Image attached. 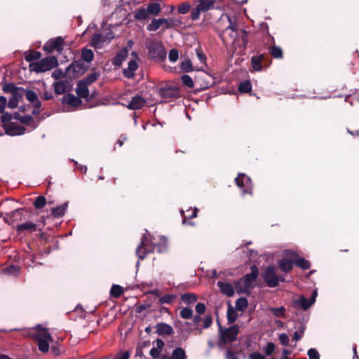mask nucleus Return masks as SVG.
<instances>
[{"mask_svg": "<svg viewBox=\"0 0 359 359\" xmlns=\"http://www.w3.org/2000/svg\"><path fill=\"white\" fill-rule=\"evenodd\" d=\"M4 128L5 129L6 133L9 135H22L25 131V128L23 126L14 123L6 125Z\"/></svg>", "mask_w": 359, "mask_h": 359, "instance_id": "obj_21", "label": "nucleus"}, {"mask_svg": "<svg viewBox=\"0 0 359 359\" xmlns=\"http://www.w3.org/2000/svg\"><path fill=\"white\" fill-rule=\"evenodd\" d=\"M175 299V295L165 294L160 298L159 303L161 304H171L174 301Z\"/></svg>", "mask_w": 359, "mask_h": 359, "instance_id": "obj_53", "label": "nucleus"}, {"mask_svg": "<svg viewBox=\"0 0 359 359\" xmlns=\"http://www.w3.org/2000/svg\"><path fill=\"white\" fill-rule=\"evenodd\" d=\"M271 64V60L269 56L266 54H260L259 55L252 56L251 58V66L254 71L259 72L262 69L267 68Z\"/></svg>", "mask_w": 359, "mask_h": 359, "instance_id": "obj_11", "label": "nucleus"}, {"mask_svg": "<svg viewBox=\"0 0 359 359\" xmlns=\"http://www.w3.org/2000/svg\"><path fill=\"white\" fill-rule=\"evenodd\" d=\"M146 100L140 95H135L132 97L131 100L126 106L131 110H137L142 108L146 104Z\"/></svg>", "mask_w": 359, "mask_h": 359, "instance_id": "obj_19", "label": "nucleus"}, {"mask_svg": "<svg viewBox=\"0 0 359 359\" xmlns=\"http://www.w3.org/2000/svg\"><path fill=\"white\" fill-rule=\"evenodd\" d=\"M128 56V50L124 48L118 52L116 57L112 60V64L115 66H120Z\"/></svg>", "mask_w": 359, "mask_h": 359, "instance_id": "obj_31", "label": "nucleus"}, {"mask_svg": "<svg viewBox=\"0 0 359 359\" xmlns=\"http://www.w3.org/2000/svg\"><path fill=\"white\" fill-rule=\"evenodd\" d=\"M181 69L184 72H190L192 71V65L191 62L189 60H186L181 63Z\"/></svg>", "mask_w": 359, "mask_h": 359, "instance_id": "obj_58", "label": "nucleus"}, {"mask_svg": "<svg viewBox=\"0 0 359 359\" xmlns=\"http://www.w3.org/2000/svg\"><path fill=\"white\" fill-rule=\"evenodd\" d=\"M215 0H199L198 6L205 12L213 6Z\"/></svg>", "mask_w": 359, "mask_h": 359, "instance_id": "obj_45", "label": "nucleus"}, {"mask_svg": "<svg viewBox=\"0 0 359 359\" xmlns=\"http://www.w3.org/2000/svg\"><path fill=\"white\" fill-rule=\"evenodd\" d=\"M58 65L57 60L54 56L46 57L38 62L30 63L29 68L30 71L37 73L44 72L50 70Z\"/></svg>", "mask_w": 359, "mask_h": 359, "instance_id": "obj_4", "label": "nucleus"}, {"mask_svg": "<svg viewBox=\"0 0 359 359\" xmlns=\"http://www.w3.org/2000/svg\"><path fill=\"white\" fill-rule=\"evenodd\" d=\"M178 56H179V54H178L177 50L172 49L169 53L168 57L171 62H176L178 59Z\"/></svg>", "mask_w": 359, "mask_h": 359, "instance_id": "obj_61", "label": "nucleus"}, {"mask_svg": "<svg viewBox=\"0 0 359 359\" xmlns=\"http://www.w3.org/2000/svg\"><path fill=\"white\" fill-rule=\"evenodd\" d=\"M46 204V198L43 196H39L36 198L34 205L36 209H41L43 208Z\"/></svg>", "mask_w": 359, "mask_h": 359, "instance_id": "obj_48", "label": "nucleus"}, {"mask_svg": "<svg viewBox=\"0 0 359 359\" xmlns=\"http://www.w3.org/2000/svg\"><path fill=\"white\" fill-rule=\"evenodd\" d=\"M156 330V333L159 336H171L174 334V330L172 326L165 323H157Z\"/></svg>", "mask_w": 359, "mask_h": 359, "instance_id": "obj_20", "label": "nucleus"}, {"mask_svg": "<svg viewBox=\"0 0 359 359\" xmlns=\"http://www.w3.org/2000/svg\"><path fill=\"white\" fill-rule=\"evenodd\" d=\"M123 287L118 285H113L110 290V295L114 298L119 297L123 294Z\"/></svg>", "mask_w": 359, "mask_h": 359, "instance_id": "obj_42", "label": "nucleus"}, {"mask_svg": "<svg viewBox=\"0 0 359 359\" xmlns=\"http://www.w3.org/2000/svg\"><path fill=\"white\" fill-rule=\"evenodd\" d=\"M24 95H25L27 100H29L31 103L34 101H36L38 98L37 95L33 90H28L26 91L25 90Z\"/></svg>", "mask_w": 359, "mask_h": 359, "instance_id": "obj_56", "label": "nucleus"}, {"mask_svg": "<svg viewBox=\"0 0 359 359\" xmlns=\"http://www.w3.org/2000/svg\"><path fill=\"white\" fill-rule=\"evenodd\" d=\"M266 285L269 287H276L279 285V282L285 281L283 276H278L276 273L273 265L268 266L262 275Z\"/></svg>", "mask_w": 359, "mask_h": 359, "instance_id": "obj_6", "label": "nucleus"}, {"mask_svg": "<svg viewBox=\"0 0 359 359\" xmlns=\"http://www.w3.org/2000/svg\"><path fill=\"white\" fill-rule=\"evenodd\" d=\"M64 102L71 106H79L81 104V101L79 97L73 94H67L63 98Z\"/></svg>", "mask_w": 359, "mask_h": 359, "instance_id": "obj_33", "label": "nucleus"}, {"mask_svg": "<svg viewBox=\"0 0 359 359\" xmlns=\"http://www.w3.org/2000/svg\"><path fill=\"white\" fill-rule=\"evenodd\" d=\"M41 57V53L36 50H30L29 53L25 55V60L27 62H31L33 60H36L40 59Z\"/></svg>", "mask_w": 359, "mask_h": 359, "instance_id": "obj_43", "label": "nucleus"}, {"mask_svg": "<svg viewBox=\"0 0 359 359\" xmlns=\"http://www.w3.org/2000/svg\"><path fill=\"white\" fill-rule=\"evenodd\" d=\"M88 67L89 65L82 60H76L66 69V73L69 78L77 77L84 74Z\"/></svg>", "mask_w": 359, "mask_h": 359, "instance_id": "obj_10", "label": "nucleus"}, {"mask_svg": "<svg viewBox=\"0 0 359 359\" xmlns=\"http://www.w3.org/2000/svg\"><path fill=\"white\" fill-rule=\"evenodd\" d=\"M67 76V74L64 72L61 69H56L52 72V77L55 80H59L62 78H65Z\"/></svg>", "mask_w": 359, "mask_h": 359, "instance_id": "obj_51", "label": "nucleus"}, {"mask_svg": "<svg viewBox=\"0 0 359 359\" xmlns=\"http://www.w3.org/2000/svg\"><path fill=\"white\" fill-rule=\"evenodd\" d=\"M180 315L183 319H190L193 316V310L191 308L184 307L180 311Z\"/></svg>", "mask_w": 359, "mask_h": 359, "instance_id": "obj_49", "label": "nucleus"}, {"mask_svg": "<svg viewBox=\"0 0 359 359\" xmlns=\"http://www.w3.org/2000/svg\"><path fill=\"white\" fill-rule=\"evenodd\" d=\"M1 114V122L4 123V128H5L6 125L11 123V121L12 119V115L8 112H3Z\"/></svg>", "mask_w": 359, "mask_h": 359, "instance_id": "obj_54", "label": "nucleus"}, {"mask_svg": "<svg viewBox=\"0 0 359 359\" xmlns=\"http://www.w3.org/2000/svg\"><path fill=\"white\" fill-rule=\"evenodd\" d=\"M114 36L111 33L107 34H96L91 39V46L95 48H101L105 43H109Z\"/></svg>", "mask_w": 359, "mask_h": 359, "instance_id": "obj_16", "label": "nucleus"}, {"mask_svg": "<svg viewBox=\"0 0 359 359\" xmlns=\"http://www.w3.org/2000/svg\"><path fill=\"white\" fill-rule=\"evenodd\" d=\"M34 339L37 340H52L51 334L46 328L43 327L41 325L36 326V332L33 333Z\"/></svg>", "mask_w": 359, "mask_h": 359, "instance_id": "obj_18", "label": "nucleus"}, {"mask_svg": "<svg viewBox=\"0 0 359 359\" xmlns=\"http://www.w3.org/2000/svg\"><path fill=\"white\" fill-rule=\"evenodd\" d=\"M138 68V64L135 60H131L128 64V67L123 70V74L128 79L135 76V72Z\"/></svg>", "mask_w": 359, "mask_h": 359, "instance_id": "obj_23", "label": "nucleus"}, {"mask_svg": "<svg viewBox=\"0 0 359 359\" xmlns=\"http://www.w3.org/2000/svg\"><path fill=\"white\" fill-rule=\"evenodd\" d=\"M146 47L151 58L162 60L165 57L166 52L160 42L157 41H150L146 43Z\"/></svg>", "mask_w": 359, "mask_h": 359, "instance_id": "obj_7", "label": "nucleus"}, {"mask_svg": "<svg viewBox=\"0 0 359 359\" xmlns=\"http://www.w3.org/2000/svg\"><path fill=\"white\" fill-rule=\"evenodd\" d=\"M49 341L50 340H46V339L37 340L39 350L43 353L48 352L49 350V344H48Z\"/></svg>", "mask_w": 359, "mask_h": 359, "instance_id": "obj_47", "label": "nucleus"}, {"mask_svg": "<svg viewBox=\"0 0 359 359\" xmlns=\"http://www.w3.org/2000/svg\"><path fill=\"white\" fill-rule=\"evenodd\" d=\"M2 90L4 93H10L11 97L8 102V107L11 109L17 107L19 102L22 99L25 94V89L21 87H17L13 83L5 84Z\"/></svg>", "mask_w": 359, "mask_h": 359, "instance_id": "obj_3", "label": "nucleus"}, {"mask_svg": "<svg viewBox=\"0 0 359 359\" xmlns=\"http://www.w3.org/2000/svg\"><path fill=\"white\" fill-rule=\"evenodd\" d=\"M94 58V53L93 50L88 48H83L81 51V60L85 64L88 65L92 62Z\"/></svg>", "mask_w": 359, "mask_h": 359, "instance_id": "obj_32", "label": "nucleus"}, {"mask_svg": "<svg viewBox=\"0 0 359 359\" xmlns=\"http://www.w3.org/2000/svg\"><path fill=\"white\" fill-rule=\"evenodd\" d=\"M22 210L17 209L10 213H6L4 220L8 224H13L15 222L22 220Z\"/></svg>", "mask_w": 359, "mask_h": 359, "instance_id": "obj_22", "label": "nucleus"}, {"mask_svg": "<svg viewBox=\"0 0 359 359\" xmlns=\"http://www.w3.org/2000/svg\"><path fill=\"white\" fill-rule=\"evenodd\" d=\"M270 55L276 59H281L283 56V50L277 46H272L269 48Z\"/></svg>", "mask_w": 359, "mask_h": 359, "instance_id": "obj_38", "label": "nucleus"}, {"mask_svg": "<svg viewBox=\"0 0 359 359\" xmlns=\"http://www.w3.org/2000/svg\"><path fill=\"white\" fill-rule=\"evenodd\" d=\"M248 302L245 297H239L236 301V306L235 309L237 311L244 312L245 309L248 308Z\"/></svg>", "mask_w": 359, "mask_h": 359, "instance_id": "obj_36", "label": "nucleus"}, {"mask_svg": "<svg viewBox=\"0 0 359 359\" xmlns=\"http://www.w3.org/2000/svg\"><path fill=\"white\" fill-rule=\"evenodd\" d=\"M147 10L149 14L157 15L161 12V6L158 3H152L148 5Z\"/></svg>", "mask_w": 359, "mask_h": 359, "instance_id": "obj_44", "label": "nucleus"}, {"mask_svg": "<svg viewBox=\"0 0 359 359\" xmlns=\"http://www.w3.org/2000/svg\"><path fill=\"white\" fill-rule=\"evenodd\" d=\"M161 359H187L185 351L181 348L177 347L172 351L170 356L167 355H161Z\"/></svg>", "mask_w": 359, "mask_h": 359, "instance_id": "obj_24", "label": "nucleus"}, {"mask_svg": "<svg viewBox=\"0 0 359 359\" xmlns=\"http://www.w3.org/2000/svg\"><path fill=\"white\" fill-rule=\"evenodd\" d=\"M294 251L291 249H286L283 252L282 258L278 260L277 265L280 271L288 273L293 269Z\"/></svg>", "mask_w": 359, "mask_h": 359, "instance_id": "obj_5", "label": "nucleus"}, {"mask_svg": "<svg viewBox=\"0 0 359 359\" xmlns=\"http://www.w3.org/2000/svg\"><path fill=\"white\" fill-rule=\"evenodd\" d=\"M88 86L85 82L80 81L76 87V94L79 97L83 98H88L89 95V90L88 89Z\"/></svg>", "mask_w": 359, "mask_h": 359, "instance_id": "obj_28", "label": "nucleus"}, {"mask_svg": "<svg viewBox=\"0 0 359 359\" xmlns=\"http://www.w3.org/2000/svg\"><path fill=\"white\" fill-rule=\"evenodd\" d=\"M279 341L283 346H288L289 344V337L288 336L285 334L282 333L278 337Z\"/></svg>", "mask_w": 359, "mask_h": 359, "instance_id": "obj_63", "label": "nucleus"}, {"mask_svg": "<svg viewBox=\"0 0 359 359\" xmlns=\"http://www.w3.org/2000/svg\"><path fill=\"white\" fill-rule=\"evenodd\" d=\"M158 95L165 102H171L180 97V93L177 87L173 86H165L158 90Z\"/></svg>", "mask_w": 359, "mask_h": 359, "instance_id": "obj_12", "label": "nucleus"}, {"mask_svg": "<svg viewBox=\"0 0 359 359\" xmlns=\"http://www.w3.org/2000/svg\"><path fill=\"white\" fill-rule=\"evenodd\" d=\"M100 76V74L97 72H93L88 75L84 79L81 80L85 82L87 85H90L95 82L98 77Z\"/></svg>", "mask_w": 359, "mask_h": 359, "instance_id": "obj_50", "label": "nucleus"}, {"mask_svg": "<svg viewBox=\"0 0 359 359\" xmlns=\"http://www.w3.org/2000/svg\"><path fill=\"white\" fill-rule=\"evenodd\" d=\"M201 12H204L203 11V9L198 6V5L196 6V8H193L191 12V18L193 20H196L199 18L200 17V14Z\"/></svg>", "mask_w": 359, "mask_h": 359, "instance_id": "obj_52", "label": "nucleus"}, {"mask_svg": "<svg viewBox=\"0 0 359 359\" xmlns=\"http://www.w3.org/2000/svg\"><path fill=\"white\" fill-rule=\"evenodd\" d=\"M160 243L156 242V238L152 237L147 230L143 234L141 238V243L138 247H161L168 244L165 236H158Z\"/></svg>", "mask_w": 359, "mask_h": 359, "instance_id": "obj_8", "label": "nucleus"}, {"mask_svg": "<svg viewBox=\"0 0 359 359\" xmlns=\"http://www.w3.org/2000/svg\"><path fill=\"white\" fill-rule=\"evenodd\" d=\"M252 90V83L250 80L241 82L238 86V91L241 93H248Z\"/></svg>", "mask_w": 359, "mask_h": 359, "instance_id": "obj_40", "label": "nucleus"}, {"mask_svg": "<svg viewBox=\"0 0 359 359\" xmlns=\"http://www.w3.org/2000/svg\"><path fill=\"white\" fill-rule=\"evenodd\" d=\"M55 93L62 95L66 93L68 88V83L66 81H58L53 83Z\"/></svg>", "mask_w": 359, "mask_h": 359, "instance_id": "obj_30", "label": "nucleus"}, {"mask_svg": "<svg viewBox=\"0 0 359 359\" xmlns=\"http://www.w3.org/2000/svg\"><path fill=\"white\" fill-rule=\"evenodd\" d=\"M191 5L189 3H183L178 6V12L181 14H186L190 10Z\"/></svg>", "mask_w": 359, "mask_h": 359, "instance_id": "obj_59", "label": "nucleus"}, {"mask_svg": "<svg viewBox=\"0 0 359 359\" xmlns=\"http://www.w3.org/2000/svg\"><path fill=\"white\" fill-rule=\"evenodd\" d=\"M68 207V203H65L62 205L53 208L51 209L52 215L54 217H60L65 215V211L67 210Z\"/></svg>", "mask_w": 359, "mask_h": 359, "instance_id": "obj_34", "label": "nucleus"}, {"mask_svg": "<svg viewBox=\"0 0 359 359\" xmlns=\"http://www.w3.org/2000/svg\"><path fill=\"white\" fill-rule=\"evenodd\" d=\"M155 248H137L136 255L139 259L143 260L148 254L153 253Z\"/></svg>", "mask_w": 359, "mask_h": 359, "instance_id": "obj_41", "label": "nucleus"}, {"mask_svg": "<svg viewBox=\"0 0 359 359\" xmlns=\"http://www.w3.org/2000/svg\"><path fill=\"white\" fill-rule=\"evenodd\" d=\"M217 323L219 327V337L217 339H210L208 341V345L210 348L218 347L220 350L224 348V327L222 325L219 319H217Z\"/></svg>", "mask_w": 359, "mask_h": 359, "instance_id": "obj_14", "label": "nucleus"}, {"mask_svg": "<svg viewBox=\"0 0 359 359\" xmlns=\"http://www.w3.org/2000/svg\"><path fill=\"white\" fill-rule=\"evenodd\" d=\"M181 300L186 304H190L197 301L198 297L194 293H185L181 295Z\"/></svg>", "mask_w": 359, "mask_h": 359, "instance_id": "obj_37", "label": "nucleus"}, {"mask_svg": "<svg viewBox=\"0 0 359 359\" xmlns=\"http://www.w3.org/2000/svg\"><path fill=\"white\" fill-rule=\"evenodd\" d=\"M130 355L129 351H120L116 354L114 359H129Z\"/></svg>", "mask_w": 359, "mask_h": 359, "instance_id": "obj_62", "label": "nucleus"}, {"mask_svg": "<svg viewBox=\"0 0 359 359\" xmlns=\"http://www.w3.org/2000/svg\"><path fill=\"white\" fill-rule=\"evenodd\" d=\"M18 233H22L25 232H34L37 230V225L32 222H25L18 225L16 228Z\"/></svg>", "mask_w": 359, "mask_h": 359, "instance_id": "obj_26", "label": "nucleus"}, {"mask_svg": "<svg viewBox=\"0 0 359 359\" xmlns=\"http://www.w3.org/2000/svg\"><path fill=\"white\" fill-rule=\"evenodd\" d=\"M295 258H294V264L297 266L299 267L303 270L309 269L311 266V262L298 255V254L294 251Z\"/></svg>", "mask_w": 359, "mask_h": 359, "instance_id": "obj_27", "label": "nucleus"}, {"mask_svg": "<svg viewBox=\"0 0 359 359\" xmlns=\"http://www.w3.org/2000/svg\"><path fill=\"white\" fill-rule=\"evenodd\" d=\"M181 79L184 86L190 88L194 87V81L189 75H183Z\"/></svg>", "mask_w": 359, "mask_h": 359, "instance_id": "obj_55", "label": "nucleus"}, {"mask_svg": "<svg viewBox=\"0 0 359 359\" xmlns=\"http://www.w3.org/2000/svg\"><path fill=\"white\" fill-rule=\"evenodd\" d=\"M64 45V40L59 36L55 39L49 40L43 46V50L48 53H52L54 50L61 52Z\"/></svg>", "mask_w": 359, "mask_h": 359, "instance_id": "obj_15", "label": "nucleus"}, {"mask_svg": "<svg viewBox=\"0 0 359 359\" xmlns=\"http://www.w3.org/2000/svg\"><path fill=\"white\" fill-rule=\"evenodd\" d=\"M317 291H314L311 299H308L304 296L302 295L298 299L293 301L294 306H299L304 310L308 309L315 302Z\"/></svg>", "mask_w": 359, "mask_h": 359, "instance_id": "obj_17", "label": "nucleus"}, {"mask_svg": "<svg viewBox=\"0 0 359 359\" xmlns=\"http://www.w3.org/2000/svg\"><path fill=\"white\" fill-rule=\"evenodd\" d=\"M20 272V267L16 265H11L1 269V273L5 275L17 276Z\"/></svg>", "mask_w": 359, "mask_h": 359, "instance_id": "obj_35", "label": "nucleus"}, {"mask_svg": "<svg viewBox=\"0 0 359 359\" xmlns=\"http://www.w3.org/2000/svg\"><path fill=\"white\" fill-rule=\"evenodd\" d=\"M269 311L273 313V315L276 318H285V309L283 306H280L278 308L270 307Z\"/></svg>", "mask_w": 359, "mask_h": 359, "instance_id": "obj_39", "label": "nucleus"}, {"mask_svg": "<svg viewBox=\"0 0 359 359\" xmlns=\"http://www.w3.org/2000/svg\"><path fill=\"white\" fill-rule=\"evenodd\" d=\"M182 25L180 19L171 18H158L153 19L150 24L147 25V29L150 32H156L162 27L163 30L168 29L173 27H178Z\"/></svg>", "mask_w": 359, "mask_h": 359, "instance_id": "obj_2", "label": "nucleus"}, {"mask_svg": "<svg viewBox=\"0 0 359 359\" xmlns=\"http://www.w3.org/2000/svg\"><path fill=\"white\" fill-rule=\"evenodd\" d=\"M238 311L229 302L228 303L226 313L228 324H232L236 320L238 317Z\"/></svg>", "mask_w": 359, "mask_h": 359, "instance_id": "obj_29", "label": "nucleus"}, {"mask_svg": "<svg viewBox=\"0 0 359 359\" xmlns=\"http://www.w3.org/2000/svg\"><path fill=\"white\" fill-rule=\"evenodd\" d=\"M235 181L237 186L241 189L243 194H252L253 186L252 180L245 174H238Z\"/></svg>", "mask_w": 359, "mask_h": 359, "instance_id": "obj_13", "label": "nucleus"}, {"mask_svg": "<svg viewBox=\"0 0 359 359\" xmlns=\"http://www.w3.org/2000/svg\"><path fill=\"white\" fill-rule=\"evenodd\" d=\"M229 26L226 30H229V36L233 39V44L246 48L248 44V32L243 29L241 25L238 24L235 19L230 16H227Z\"/></svg>", "mask_w": 359, "mask_h": 359, "instance_id": "obj_1", "label": "nucleus"}, {"mask_svg": "<svg viewBox=\"0 0 359 359\" xmlns=\"http://www.w3.org/2000/svg\"><path fill=\"white\" fill-rule=\"evenodd\" d=\"M251 272L246 273L243 278V283L244 286L243 292L250 294V290L255 287L254 282L257 280L259 276V269L256 265L250 266Z\"/></svg>", "mask_w": 359, "mask_h": 359, "instance_id": "obj_9", "label": "nucleus"}, {"mask_svg": "<svg viewBox=\"0 0 359 359\" xmlns=\"http://www.w3.org/2000/svg\"><path fill=\"white\" fill-rule=\"evenodd\" d=\"M147 8H142L139 9L135 14V18L139 20H146L149 17Z\"/></svg>", "mask_w": 359, "mask_h": 359, "instance_id": "obj_46", "label": "nucleus"}, {"mask_svg": "<svg viewBox=\"0 0 359 359\" xmlns=\"http://www.w3.org/2000/svg\"><path fill=\"white\" fill-rule=\"evenodd\" d=\"M307 354L309 359H320V355L315 348L309 349Z\"/></svg>", "mask_w": 359, "mask_h": 359, "instance_id": "obj_60", "label": "nucleus"}, {"mask_svg": "<svg viewBox=\"0 0 359 359\" xmlns=\"http://www.w3.org/2000/svg\"><path fill=\"white\" fill-rule=\"evenodd\" d=\"M195 309L198 314L201 315L205 312L206 307L203 303H198Z\"/></svg>", "mask_w": 359, "mask_h": 359, "instance_id": "obj_64", "label": "nucleus"}, {"mask_svg": "<svg viewBox=\"0 0 359 359\" xmlns=\"http://www.w3.org/2000/svg\"><path fill=\"white\" fill-rule=\"evenodd\" d=\"M275 348L276 346L273 342H269L266 346L264 348V352L266 355H270L273 353Z\"/></svg>", "mask_w": 359, "mask_h": 359, "instance_id": "obj_57", "label": "nucleus"}, {"mask_svg": "<svg viewBox=\"0 0 359 359\" xmlns=\"http://www.w3.org/2000/svg\"><path fill=\"white\" fill-rule=\"evenodd\" d=\"M239 327L237 325H233L228 328H226V342L233 341L236 339L237 335L239 333Z\"/></svg>", "mask_w": 359, "mask_h": 359, "instance_id": "obj_25", "label": "nucleus"}]
</instances>
